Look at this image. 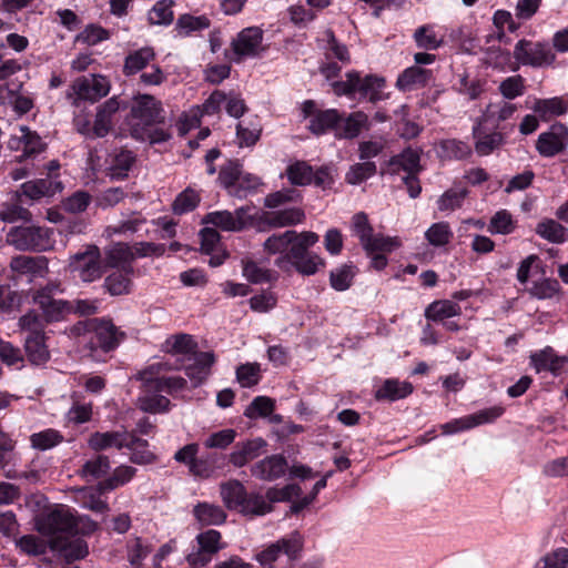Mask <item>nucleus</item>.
Returning <instances> with one entry per match:
<instances>
[{
    "label": "nucleus",
    "instance_id": "nucleus-34",
    "mask_svg": "<svg viewBox=\"0 0 568 568\" xmlns=\"http://www.w3.org/2000/svg\"><path fill=\"white\" fill-rule=\"evenodd\" d=\"M245 487L239 480H230L221 485V496L229 509H240L246 496Z\"/></svg>",
    "mask_w": 568,
    "mask_h": 568
},
{
    "label": "nucleus",
    "instance_id": "nucleus-25",
    "mask_svg": "<svg viewBox=\"0 0 568 568\" xmlns=\"http://www.w3.org/2000/svg\"><path fill=\"white\" fill-rule=\"evenodd\" d=\"M10 146L22 151V154L19 156L20 159L32 156L43 150L40 136L27 126L20 128V135H14L10 140Z\"/></svg>",
    "mask_w": 568,
    "mask_h": 568
},
{
    "label": "nucleus",
    "instance_id": "nucleus-5",
    "mask_svg": "<svg viewBox=\"0 0 568 568\" xmlns=\"http://www.w3.org/2000/svg\"><path fill=\"white\" fill-rule=\"evenodd\" d=\"M352 230L359 239L361 244L367 253L390 252L399 245L396 237H387L382 234H374L373 226L365 213H356L352 217Z\"/></svg>",
    "mask_w": 568,
    "mask_h": 568
},
{
    "label": "nucleus",
    "instance_id": "nucleus-16",
    "mask_svg": "<svg viewBox=\"0 0 568 568\" xmlns=\"http://www.w3.org/2000/svg\"><path fill=\"white\" fill-rule=\"evenodd\" d=\"M144 445L140 442V438L135 437L128 432H105V433H93L89 438V446L93 450H104L110 447L121 449L126 445Z\"/></svg>",
    "mask_w": 568,
    "mask_h": 568
},
{
    "label": "nucleus",
    "instance_id": "nucleus-64",
    "mask_svg": "<svg viewBox=\"0 0 568 568\" xmlns=\"http://www.w3.org/2000/svg\"><path fill=\"white\" fill-rule=\"evenodd\" d=\"M241 173V165L237 162L230 161L221 168L219 180L230 194L231 190L235 189Z\"/></svg>",
    "mask_w": 568,
    "mask_h": 568
},
{
    "label": "nucleus",
    "instance_id": "nucleus-43",
    "mask_svg": "<svg viewBox=\"0 0 568 568\" xmlns=\"http://www.w3.org/2000/svg\"><path fill=\"white\" fill-rule=\"evenodd\" d=\"M536 233L540 237L557 244L564 243L567 239L566 227L551 219H546L539 222L536 226Z\"/></svg>",
    "mask_w": 568,
    "mask_h": 568
},
{
    "label": "nucleus",
    "instance_id": "nucleus-63",
    "mask_svg": "<svg viewBox=\"0 0 568 568\" xmlns=\"http://www.w3.org/2000/svg\"><path fill=\"white\" fill-rule=\"evenodd\" d=\"M442 155L446 159H465L471 153L470 146L458 140H445L440 143Z\"/></svg>",
    "mask_w": 568,
    "mask_h": 568
},
{
    "label": "nucleus",
    "instance_id": "nucleus-61",
    "mask_svg": "<svg viewBox=\"0 0 568 568\" xmlns=\"http://www.w3.org/2000/svg\"><path fill=\"white\" fill-rule=\"evenodd\" d=\"M261 378V366L257 363H246L237 367L236 379L242 387H252Z\"/></svg>",
    "mask_w": 568,
    "mask_h": 568
},
{
    "label": "nucleus",
    "instance_id": "nucleus-30",
    "mask_svg": "<svg viewBox=\"0 0 568 568\" xmlns=\"http://www.w3.org/2000/svg\"><path fill=\"white\" fill-rule=\"evenodd\" d=\"M565 146V138L561 130L554 126L550 131L539 135L536 148L542 156H554L561 152Z\"/></svg>",
    "mask_w": 568,
    "mask_h": 568
},
{
    "label": "nucleus",
    "instance_id": "nucleus-6",
    "mask_svg": "<svg viewBox=\"0 0 568 568\" xmlns=\"http://www.w3.org/2000/svg\"><path fill=\"white\" fill-rule=\"evenodd\" d=\"M69 268L77 273L83 282H94L102 277L104 265L101 261L100 248L94 244L85 246L83 252H78L70 256Z\"/></svg>",
    "mask_w": 568,
    "mask_h": 568
},
{
    "label": "nucleus",
    "instance_id": "nucleus-24",
    "mask_svg": "<svg viewBox=\"0 0 568 568\" xmlns=\"http://www.w3.org/2000/svg\"><path fill=\"white\" fill-rule=\"evenodd\" d=\"M32 300L41 308L45 322L60 321L72 311V306L63 300L43 295H32Z\"/></svg>",
    "mask_w": 568,
    "mask_h": 568
},
{
    "label": "nucleus",
    "instance_id": "nucleus-18",
    "mask_svg": "<svg viewBox=\"0 0 568 568\" xmlns=\"http://www.w3.org/2000/svg\"><path fill=\"white\" fill-rule=\"evenodd\" d=\"M287 468L286 459L281 455L268 456L251 467V474L258 479L272 481L282 477Z\"/></svg>",
    "mask_w": 568,
    "mask_h": 568
},
{
    "label": "nucleus",
    "instance_id": "nucleus-9",
    "mask_svg": "<svg viewBox=\"0 0 568 568\" xmlns=\"http://www.w3.org/2000/svg\"><path fill=\"white\" fill-rule=\"evenodd\" d=\"M110 81L102 74L91 73L90 77H79L71 85L70 98L74 97L73 104L80 100L95 102L110 91Z\"/></svg>",
    "mask_w": 568,
    "mask_h": 568
},
{
    "label": "nucleus",
    "instance_id": "nucleus-40",
    "mask_svg": "<svg viewBox=\"0 0 568 568\" xmlns=\"http://www.w3.org/2000/svg\"><path fill=\"white\" fill-rule=\"evenodd\" d=\"M29 361L33 364H43L49 359V351L44 344V334L29 335L24 344Z\"/></svg>",
    "mask_w": 568,
    "mask_h": 568
},
{
    "label": "nucleus",
    "instance_id": "nucleus-3",
    "mask_svg": "<svg viewBox=\"0 0 568 568\" xmlns=\"http://www.w3.org/2000/svg\"><path fill=\"white\" fill-rule=\"evenodd\" d=\"M264 32L260 27H247L242 29L232 40L230 48L225 49L224 55L229 62L242 63L247 59H254L266 51L263 45Z\"/></svg>",
    "mask_w": 568,
    "mask_h": 568
},
{
    "label": "nucleus",
    "instance_id": "nucleus-33",
    "mask_svg": "<svg viewBox=\"0 0 568 568\" xmlns=\"http://www.w3.org/2000/svg\"><path fill=\"white\" fill-rule=\"evenodd\" d=\"M262 124L257 119L242 121L236 125V143L240 148H251L257 143L262 134Z\"/></svg>",
    "mask_w": 568,
    "mask_h": 568
},
{
    "label": "nucleus",
    "instance_id": "nucleus-54",
    "mask_svg": "<svg viewBox=\"0 0 568 568\" xmlns=\"http://www.w3.org/2000/svg\"><path fill=\"white\" fill-rule=\"evenodd\" d=\"M200 203V195L191 187L181 192L172 203V211L174 214L181 215L186 212L193 211Z\"/></svg>",
    "mask_w": 568,
    "mask_h": 568
},
{
    "label": "nucleus",
    "instance_id": "nucleus-45",
    "mask_svg": "<svg viewBox=\"0 0 568 568\" xmlns=\"http://www.w3.org/2000/svg\"><path fill=\"white\" fill-rule=\"evenodd\" d=\"M135 474V468L131 466H119L114 469L113 474L104 481L99 483L98 490L100 494L112 490L125 483L130 481Z\"/></svg>",
    "mask_w": 568,
    "mask_h": 568
},
{
    "label": "nucleus",
    "instance_id": "nucleus-2",
    "mask_svg": "<svg viewBox=\"0 0 568 568\" xmlns=\"http://www.w3.org/2000/svg\"><path fill=\"white\" fill-rule=\"evenodd\" d=\"M164 111L160 101L149 94H138L133 98L128 124L133 138H144L148 126L164 122Z\"/></svg>",
    "mask_w": 568,
    "mask_h": 568
},
{
    "label": "nucleus",
    "instance_id": "nucleus-19",
    "mask_svg": "<svg viewBox=\"0 0 568 568\" xmlns=\"http://www.w3.org/2000/svg\"><path fill=\"white\" fill-rule=\"evenodd\" d=\"M305 213L300 207H288L285 210L264 212L262 222L268 229H281L303 223Z\"/></svg>",
    "mask_w": 568,
    "mask_h": 568
},
{
    "label": "nucleus",
    "instance_id": "nucleus-41",
    "mask_svg": "<svg viewBox=\"0 0 568 568\" xmlns=\"http://www.w3.org/2000/svg\"><path fill=\"white\" fill-rule=\"evenodd\" d=\"M21 87L22 84L20 82L14 81H8L0 87L1 94L7 92L11 95L10 103L12 104L13 110L20 115L26 114L33 106V102L30 98L18 94Z\"/></svg>",
    "mask_w": 568,
    "mask_h": 568
},
{
    "label": "nucleus",
    "instance_id": "nucleus-11",
    "mask_svg": "<svg viewBox=\"0 0 568 568\" xmlns=\"http://www.w3.org/2000/svg\"><path fill=\"white\" fill-rule=\"evenodd\" d=\"M87 333L91 334V343L93 339L97 346L104 352L114 349L125 337L124 332L120 331L110 320L91 318L84 322Z\"/></svg>",
    "mask_w": 568,
    "mask_h": 568
},
{
    "label": "nucleus",
    "instance_id": "nucleus-48",
    "mask_svg": "<svg viewBox=\"0 0 568 568\" xmlns=\"http://www.w3.org/2000/svg\"><path fill=\"white\" fill-rule=\"evenodd\" d=\"M355 274H356V268L354 265L344 264L331 272V274H329L331 286L336 291H346L347 288L351 287Z\"/></svg>",
    "mask_w": 568,
    "mask_h": 568
},
{
    "label": "nucleus",
    "instance_id": "nucleus-17",
    "mask_svg": "<svg viewBox=\"0 0 568 568\" xmlns=\"http://www.w3.org/2000/svg\"><path fill=\"white\" fill-rule=\"evenodd\" d=\"M265 447L266 442L261 437L239 443L235 445L233 452L230 454L229 460L235 467H243L248 462L262 455Z\"/></svg>",
    "mask_w": 568,
    "mask_h": 568
},
{
    "label": "nucleus",
    "instance_id": "nucleus-35",
    "mask_svg": "<svg viewBox=\"0 0 568 568\" xmlns=\"http://www.w3.org/2000/svg\"><path fill=\"white\" fill-rule=\"evenodd\" d=\"M481 120L474 128L475 150L479 155H488L503 143V135L499 132L485 134L481 130Z\"/></svg>",
    "mask_w": 568,
    "mask_h": 568
},
{
    "label": "nucleus",
    "instance_id": "nucleus-37",
    "mask_svg": "<svg viewBox=\"0 0 568 568\" xmlns=\"http://www.w3.org/2000/svg\"><path fill=\"white\" fill-rule=\"evenodd\" d=\"M532 110L541 119L548 120L565 114L568 108L561 98H551L536 100Z\"/></svg>",
    "mask_w": 568,
    "mask_h": 568
},
{
    "label": "nucleus",
    "instance_id": "nucleus-28",
    "mask_svg": "<svg viewBox=\"0 0 568 568\" xmlns=\"http://www.w3.org/2000/svg\"><path fill=\"white\" fill-rule=\"evenodd\" d=\"M339 122L341 114L334 109L316 111V114L310 120L308 129L315 135L325 134L328 131H333L336 135Z\"/></svg>",
    "mask_w": 568,
    "mask_h": 568
},
{
    "label": "nucleus",
    "instance_id": "nucleus-21",
    "mask_svg": "<svg viewBox=\"0 0 568 568\" xmlns=\"http://www.w3.org/2000/svg\"><path fill=\"white\" fill-rule=\"evenodd\" d=\"M135 253L126 243H115L104 250V266L125 270L132 267Z\"/></svg>",
    "mask_w": 568,
    "mask_h": 568
},
{
    "label": "nucleus",
    "instance_id": "nucleus-57",
    "mask_svg": "<svg viewBox=\"0 0 568 568\" xmlns=\"http://www.w3.org/2000/svg\"><path fill=\"white\" fill-rule=\"evenodd\" d=\"M166 347L173 354H191L196 352L197 344L189 334H176L166 339Z\"/></svg>",
    "mask_w": 568,
    "mask_h": 568
},
{
    "label": "nucleus",
    "instance_id": "nucleus-23",
    "mask_svg": "<svg viewBox=\"0 0 568 568\" xmlns=\"http://www.w3.org/2000/svg\"><path fill=\"white\" fill-rule=\"evenodd\" d=\"M368 116L362 112H353L347 118L341 116V122L336 128V138L338 139H355L363 130H368Z\"/></svg>",
    "mask_w": 568,
    "mask_h": 568
},
{
    "label": "nucleus",
    "instance_id": "nucleus-15",
    "mask_svg": "<svg viewBox=\"0 0 568 568\" xmlns=\"http://www.w3.org/2000/svg\"><path fill=\"white\" fill-rule=\"evenodd\" d=\"M503 414L499 407L487 408L476 414L454 419L440 426L443 434L450 435L460 430L469 429L475 426L490 423Z\"/></svg>",
    "mask_w": 568,
    "mask_h": 568
},
{
    "label": "nucleus",
    "instance_id": "nucleus-50",
    "mask_svg": "<svg viewBox=\"0 0 568 568\" xmlns=\"http://www.w3.org/2000/svg\"><path fill=\"white\" fill-rule=\"evenodd\" d=\"M425 237L433 246H445L453 239V231L449 223L437 222L425 232Z\"/></svg>",
    "mask_w": 568,
    "mask_h": 568
},
{
    "label": "nucleus",
    "instance_id": "nucleus-7",
    "mask_svg": "<svg viewBox=\"0 0 568 568\" xmlns=\"http://www.w3.org/2000/svg\"><path fill=\"white\" fill-rule=\"evenodd\" d=\"M302 548V536L298 532H293L288 538H282L262 550L256 556V559L264 568H276V562L283 555L288 560H295Z\"/></svg>",
    "mask_w": 568,
    "mask_h": 568
},
{
    "label": "nucleus",
    "instance_id": "nucleus-14",
    "mask_svg": "<svg viewBox=\"0 0 568 568\" xmlns=\"http://www.w3.org/2000/svg\"><path fill=\"white\" fill-rule=\"evenodd\" d=\"M121 108H125V103L121 102L116 95L108 99L97 108L92 125L93 138H104L112 131L113 119Z\"/></svg>",
    "mask_w": 568,
    "mask_h": 568
},
{
    "label": "nucleus",
    "instance_id": "nucleus-26",
    "mask_svg": "<svg viewBox=\"0 0 568 568\" xmlns=\"http://www.w3.org/2000/svg\"><path fill=\"white\" fill-rule=\"evenodd\" d=\"M134 274L133 267L125 270H115L110 273L104 280V288L112 296L125 295L131 292L132 276Z\"/></svg>",
    "mask_w": 568,
    "mask_h": 568
},
{
    "label": "nucleus",
    "instance_id": "nucleus-47",
    "mask_svg": "<svg viewBox=\"0 0 568 568\" xmlns=\"http://www.w3.org/2000/svg\"><path fill=\"white\" fill-rule=\"evenodd\" d=\"M240 511L245 515L263 516L273 511V506L268 503L266 497L261 494H246Z\"/></svg>",
    "mask_w": 568,
    "mask_h": 568
},
{
    "label": "nucleus",
    "instance_id": "nucleus-56",
    "mask_svg": "<svg viewBox=\"0 0 568 568\" xmlns=\"http://www.w3.org/2000/svg\"><path fill=\"white\" fill-rule=\"evenodd\" d=\"M214 363V355L210 352L199 353L195 356L194 366L186 368V374L191 378H196L197 382H202L209 375L210 367Z\"/></svg>",
    "mask_w": 568,
    "mask_h": 568
},
{
    "label": "nucleus",
    "instance_id": "nucleus-60",
    "mask_svg": "<svg viewBox=\"0 0 568 568\" xmlns=\"http://www.w3.org/2000/svg\"><path fill=\"white\" fill-rule=\"evenodd\" d=\"M275 408V402L266 396L256 397L245 409L244 415L248 418L268 417Z\"/></svg>",
    "mask_w": 568,
    "mask_h": 568
},
{
    "label": "nucleus",
    "instance_id": "nucleus-51",
    "mask_svg": "<svg viewBox=\"0 0 568 568\" xmlns=\"http://www.w3.org/2000/svg\"><path fill=\"white\" fill-rule=\"evenodd\" d=\"M110 38V31L97 23L88 24L79 34L75 37L77 43L87 45H95Z\"/></svg>",
    "mask_w": 568,
    "mask_h": 568
},
{
    "label": "nucleus",
    "instance_id": "nucleus-46",
    "mask_svg": "<svg viewBox=\"0 0 568 568\" xmlns=\"http://www.w3.org/2000/svg\"><path fill=\"white\" fill-rule=\"evenodd\" d=\"M16 201L6 202L0 209V220L7 223H14L17 221H30L31 213L22 207L19 203L21 195L17 193Z\"/></svg>",
    "mask_w": 568,
    "mask_h": 568
},
{
    "label": "nucleus",
    "instance_id": "nucleus-55",
    "mask_svg": "<svg viewBox=\"0 0 568 568\" xmlns=\"http://www.w3.org/2000/svg\"><path fill=\"white\" fill-rule=\"evenodd\" d=\"M516 111V105L508 102L489 103L481 116V121L496 123L509 119Z\"/></svg>",
    "mask_w": 568,
    "mask_h": 568
},
{
    "label": "nucleus",
    "instance_id": "nucleus-13",
    "mask_svg": "<svg viewBox=\"0 0 568 568\" xmlns=\"http://www.w3.org/2000/svg\"><path fill=\"white\" fill-rule=\"evenodd\" d=\"M13 280L29 277L32 282L37 277H45L49 273V261L45 256L18 255L11 258L9 264Z\"/></svg>",
    "mask_w": 568,
    "mask_h": 568
},
{
    "label": "nucleus",
    "instance_id": "nucleus-58",
    "mask_svg": "<svg viewBox=\"0 0 568 568\" xmlns=\"http://www.w3.org/2000/svg\"><path fill=\"white\" fill-rule=\"evenodd\" d=\"M466 189H449L437 201L438 210L442 212L459 209L467 196Z\"/></svg>",
    "mask_w": 568,
    "mask_h": 568
},
{
    "label": "nucleus",
    "instance_id": "nucleus-42",
    "mask_svg": "<svg viewBox=\"0 0 568 568\" xmlns=\"http://www.w3.org/2000/svg\"><path fill=\"white\" fill-rule=\"evenodd\" d=\"M110 459L105 455H98L94 458L87 460L79 474L87 480H94L103 477L110 470Z\"/></svg>",
    "mask_w": 568,
    "mask_h": 568
},
{
    "label": "nucleus",
    "instance_id": "nucleus-59",
    "mask_svg": "<svg viewBox=\"0 0 568 568\" xmlns=\"http://www.w3.org/2000/svg\"><path fill=\"white\" fill-rule=\"evenodd\" d=\"M136 405L143 412L158 414L169 409L170 400L165 396L153 394L139 397Z\"/></svg>",
    "mask_w": 568,
    "mask_h": 568
},
{
    "label": "nucleus",
    "instance_id": "nucleus-53",
    "mask_svg": "<svg viewBox=\"0 0 568 568\" xmlns=\"http://www.w3.org/2000/svg\"><path fill=\"white\" fill-rule=\"evenodd\" d=\"M63 440V436L55 429H45L34 433L30 436L32 448L38 450H47L59 445Z\"/></svg>",
    "mask_w": 568,
    "mask_h": 568
},
{
    "label": "nucleus",
    "instance_id": "nucleus-32",
    "mask_svg": "<svg viewBox=\"0 0 568 568\" xmlns=\"http://www.w3.org/2000/svg\"><path fill=\"white\" fill-rule=\"evenodd\" d=\"M413 393V385L408 382H399L397 379H387L376 390L375 398L378 400H397Z\"/></svg>",
    "mask_w": 568,
    "mask_h": 568
},
{
    "label": "nucleus",
    "instance_id": "nucleus-44",
    "mask_svg": "<svg viewBox=\"0 0 568 568\" xmlns=\"http://www.w3.org/2000/svg\"><path fill=\"white\" fill-rule=\"evenodd\" d=\"M154 57L155 53L150 47L133 50L125 58L123 71H141L154 60Z\"/></svg>",
    "mask_w": 568,
    "mask_h": 568
},
{
    "label": "nucleus",
    "instance_id": "nucleus-1",
    "mask_svg": "<svg viewBox=\"0 0 568 568\" xmlns=\"http://www.w3.org/2000/svg\"><path fill=\"white\" fill-rule=\"evenodd\" d=\"M318 240L320 236L315 232L288 230L267 237L263 243V250L268 255L280 254L274 264L281 271L290 273L294 268L304 276H311L325 266L324 258L310 252Z\"/></svg>",
    "mask_w": 568,
    "mask_h": 568
},
{
    "label": "nucleus",
    "instance_id": "nucleus-36",
    "mask_svg": "<svg viewBox=\"0 0 568 568\" xmlns=\"http://www.w3.org/2000/svg\"><path fill=\"white\" fill-rule=\"evenodd\" d=\"M459 314L460 306L448 300L435 301L425 310V317L434 322H442Z\"/></svg>",
    "mask_w": 568,
    "mask_h": 568
},
{
    "label": "nucleus",
    "instance_id": "nucleus-62",
    "mask_svg": "<svg viewBox=\"0 0 568 568\" xmlns=\"http://www.w3.org/2000/svg\"><path fill=\"white\" fill-rule=\"evenodd\" d=\"M242 266L243 275L252 283L270 282L273 278L270 270L258 266V264L252 260H243Z\"/></svg>",
    "mask_w": 568,
    "mask_h": 568
},
{
    "label": "nucleus",
    "instance_id": "nucleus-38",
    "mask_svg": "<svg viewBox=\"0 0 568 568\" xmlns=\"http://www.w3.org/2000/svg\"><path fill=\"white\" fill-rule=\"evenodd\" d=\"M285 174L292 185L305 186L313 182V168L305 161H295L291 163Z\"/></svg>",
    "mask_w": 568,
    "mask_h": 568
},
{
    "label": "nucleus",
    "instance_id": "nucleus-27",
    "mask_svg": "<svg viewBox=\"0 0 568 568\" xmlns=\"http://www.w3.org/2000/svg\"><path fill=\"white\" fill-rule=\"evenodd\" d=\"M420 152L413 149H406L400 154L393 156L388 162L389 172L393 174L405 171L407 174L418 173L422 170L419 164Z\"/></svg>",
    "mask_w": 568,
    "mask_h": 568
},
{
    "label": "nucleus",
    "instance_id": "nucleus-8",
    "mask_svg": "<svg viewBox=\"0 0 568 568\" xmlns=\"http://www.w3.org/2000/svg\"><path fill=\"white\" fill-rule=\"evenodd\" d=\"M36 525L41 535L51 539L65 537L64 535L71 534L77 527L74 516L65 508H57L41 515Z\"/></svg>",
    "mask_w": 568,
    "mask_h": 568
},
{
    "label": "nucleus",
    "instance_id": "nucleus-31",
    "mask_svg": "<svg viewBox=\"0 0 568 568\" xmlns=\"http://www.w3.org/2000/svg\"><path fill=\"white\" fill-rule=\"evenodd\" d=\"M193 515L202 526L222 525L226 520L225 511L210 503H199L193 509Z\"/></svg>",
    "mask_w": 568,
    "mask_h": 568
},
{
    "label": "nucleus",
    "instance_id": "nucleus-49",
    "mask_svg": "<svg viewBox=\"0 0 568 568\" xmlns=\"http://www.w3.org/2000/svg\"><path fill=\"white\" fill-rule=\"evenodd\" d=\"M376 164L372 161H364L351 165L345 175L348 184L357 185L376 174Z\"/></svg>",
    "mask_w": 568,
    "mask_h": 568
},
{
    "label": "nucleus",
    "instance_id": "nucleus-20",
    "mask_svg": "<svg viewBox=\"0 0 568 568\" xmlns=\"http://www.w3.org/2000/svg\"><path fill=\"white\" fill-rule=\"evenodd\" d=\"M50 547L58 551L68 562L84 558L89 554L88 545L80 538L68 539L67 537H57L50 539Z\"/></svg>",
    "mask_w": 568,
    "mask_h": 568
},
{
    "label": "nucleus",
    "instance_id": "nucleus-22",
    "mask_svg": "<svg viewBox=\"0 0 568 568\" xmlns=\"http://www.w3.org/2000/svg\"><path fill=\"white\" fill-rule=\"evenodd\" d=\"M62 191V183L52 181L50 179H40L28 181L21 185L20 195H24L32 201H38L42 197L53 196L57 192Z\"/></svg>",
    "mask_w": 568,
    "mask_h": 568
},
{
    "label": "nucleus",
    "instance_id": "nucleus-29",
    "mask_svg": "<svg viewBox=\"0 0 568 568\" xmlns=\"http://www.w3.org/2000/svg\"><path fill=\"white\" fill-rule=\"evenodd\" d=\"M531 362L537 372L549 371L554 374H558L568 363V358L566 356L556 355L555 352L548 347L539 353L532 354Z\"/></svg>",
    "mask_w": 568,
    "mask_h": 568
},
{
    "label": "nucleus",
    "instance_id": "nucleus-39",
    "mask_svg": "<svg viewBox=\"0 0 568 568\" xmlns=\"http://www.w3.org/2000/svg\"><path fill=\"white\" fill-rule=\"evenodd\" d=\"M135 162V156L131 151L121 150L118 152L108 168V175L111 179H124Z\"/></svg>",
    "mask_w": 568,
    "mask_h": 568
},
{
    "label": "nucleus",
    "instance_id": "nucleus-52",
    "mask_svg": "<svg viewBox=\"0 0 568 568\" xmlns=\"http://www.w3.org/2000/svg\"><path fill=\"white\" fill-rule=\"evenodd\" d=\"M174 4L173 0H160L158 1L151 11L149 12V22L150 24H163L169 26L173 21V11L172 7Z\"/></svg>",
    "mask_w": 568,
    "mask_h": 568
},
{
    "label": "nucleus",
    "instance_id": "nucleus-12",
    "mask_svg": "<svg viewBox=\"0 0 568 568\" xmlns=\"http://www.w3.org/2000/svg\"><path fill=\"white\" fill-rule=\"evenodd\" d=\"M199 550L187 555L191 568H200L209 564L213 556L224 548L221 532L214 529L205 530L196 536Z\"/></svg>",
    "mask_w": 568,
    "mask_h": 568
},
{
    "label": "nucleus",
    "instance_id": "nucleus-10",
    "mask_svg": "<svg viewBox=\"0 0 568 568\" xmlns=\"http://www.w3.org/2000/svg\"><path fill=\"white\" fill-rule=\"evenodd\" d=\"M515 58L524 65L545 68L555 60L552 48L548 43L519 40L514 50Z\"/></svg>",
    "mask_w": 568,
    "mask_h": 568
},
{
    "label": "nucleus",
    "instance_id": "nucleus-4",
    "mask_svg": "<svg viewBox=\"0 0 568 568\" xmlns=\"http://www.w3.org/2000/svg\"><path fill=\"white\" fill-rule=\"evenodd\" d=\"M52 231L40 226H18L7 234V243L19 251L43 252L52 247Z\"/></svg>",
    "mask_w": 568,
    "mask_h": 568
}]
</instances>
